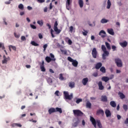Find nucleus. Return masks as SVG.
Returning <instances> with one entry per match:
<instances>
[{"mask_svg":"<svg viewBox=\"0 0 128 128\" xmlns=\"http://www.w3.org/2000/svg\"><path fill=\"white\" fill-rule=\"evenodd\" d=\"M73 113L75 116H83L84 115V114L83 112H82L80 110H73Z\"/></svg>","mask_w":128,"mask_h":128,"instance_id":"obj_1","label":"nucleus"},{"mask_svg":"<svg viewBox=\"0 0 128 128\" xmlns=\"http://www.w3.org/2000/svg\"><path fill=\"white\" fill-rule=\"evenodd\" d=\"M68 60L70 62H72V64L74 67L76 68L78 66V62L76 60H74L70 56L68 57Z\"/></svg>","mask_w":128,"mask_h":128,"instance_id":"obj_2","label":"nucleus"},{"mask_svg":"<svg viewBox=\"0 0 128 128\" xmlns=\"http://www.w3.org/2000/svg\"><path fill=\"white\" fill-rule=\"evenodd\" d=\"M64 98L66 100H71L72 98H73L72 94H70V95L68 94V92L64 91Z\"/></svg>","mask_w":128,"mask_h":128,"instance_id":"obj_3","label":"nucleus"},{"mask_svg":"<svg viewBox=\"0 0 128 128\" xmlns=\"http://www.w3.org/2000/svg\"><path fill=\"white\" fill-rule=\"evenodd\" d=\"M58 24L57 21L55 22V24L54 25V30L57 34H60L61 32L60 30H58Z\"/></svg>","mask_w":128,"mask_h":128,"instance_id":"obj_4","label":"nucleus"},{"mask_svg":"<svg viewBox=\"0 0 128 128\" xmlns=\"http://www.w3.org/2000/svg\"><path fill=\"white\" fill-rule=\"evenodd\" d=\"M115 62L118 68H122V62L120 59H119V58L115 59Z\"/></svg>","mask_w":128,"mask_h":128,"instance_id":"obj_5","label":"nucleus"},{"mask_svg":"<svg viewBox=\"0 0 128 128\" xmlns=\"http://www.w3.org/2000/svg\"><path fill=\"white\" fill-rule=\"evenodd\" d=\"M98 52L96 50V48H94L93 50H92V57L94 58H96V56H98Z\"/></svg>","mask_w":128,"mask_h":128,"instance_id":"obj_6","label":"nucleus"},{"mask_svg":"<svg viewBox=\"0 0 128 128\" xmlns=\"http://www.w3.org/2000/svg\"><path fill=\"white\" fill-rule=\"evenodd\" d=\"M90 121L92 122V124H93L95 128H96V120L92 116H90Z\"/></svg>","mask_w":128,"mask_h":128,"instance_id":"obj_7","label":"nucleus"},{"mask_svg":"<svg viewBox=\"0 0 128 128\" xmlns=\"http://www.w3.org/2000/svg\"><path fill=\"white\" fill-rule=\"evenodd\" d=\"M4 60H2V64H8V62L10 60V57L6 58V56L4 55L3 56Z\"/></svg>","mask_w":128,"mask_h":128,"instance_id":"obj_8","label":"nucleus"},{"mask_svg":"<svg viewBox=\"0 0 128 128\" xmlns=\"http://www.w3.org/2000/svg\"><path fill=\"white\" fill-rule=\"evenodd\" d=\"M104 53L102 55V58L103 60H106V56H108L110 53L108 51L103 52Z\"/></svg>","mask_w":128,"mask_h":128,"instance_id":"obj_9","label":"nucleus"},{"mask_svg":"<svg viewBox=\"0 0 128 128\" xmlns=\"http://www.w3.org/2000/svg\"><path fill=\"white\" fill-rule=\"evenodd\" d=\"M98 36H100L102 38H104L106 36V32L102 30L100 32H99Z\"/></svg>","mask_w":128,"mask_h":128,"instance_id":"obj_10","label":"nucleus"},{"mask_svg":"<svg viewBox=\"0 0 128 128\" xmlns=\"http://www.w3.org/2000/svg\"><path fill=\"white\" fill-rule=\"evenodd\" d=\"M44 61L42 60V63L40 64V69L42 72H46V69L44 67Z\"/></svg>","mask_w":128,"mask_h":128,"instance_id":"obj_11","label":"nucleus"},{"mask_svg":"<svg viewBox=\"0 0 128 128\" xmlns=\"http://www.w3.org/2000/svg\"><path fill=\"white\" fill-rule=\"evenodd\" d=\"M105 114H106V118H109V117H110L112 116V112L108 109L106 110Z\"/></svg>","mask_w":128,"mask_h":128,"instance_id":"obj_12","label":"nucleus"},{"mask_svg":"<svg viewBox=\"0 0 128 128\" xmlns=\"http://www.w3.org/2000/svg\"><path fill=\"white\" fill-rule=\"evenodd\" d=\"M98 90H102L104 87L102 86V82L101 81L99 82L98 83Z\"/></svg>","mask_w":128,"mask_h":128,"instance_id":"obj_13","label":"nucleus"},{"mask_svg":"<svg viewBox=\"0 0 128 128\" xmlns=\"http://www.w3.org/2000/svg\"><path fill=\"white\" fill-rule=\"evenodd\" d=\"M45 60L46 62H50L51 61L55 62L56 59H51V58L49 56H46L45 58Z\"/></svg>","mask_w":128,"mask_h":128,"instance_id":"obj_14","label":"nucleus"},{"mask_svg":"<svg viewBox=\"0 0 128 128\" xmlns=\"http://www.w3.org/2000/svg\"><path fill=\"white\" fill-rule=\"evenodd\" d=\"M101 101L104 102H108V97L106 96H102Z\"/></svg>","mask_w":128,"mask_h":128,"instance_id":"obj_15","label":"nucleus"},{"mask_svg":"<svg viewBox=\"0 0 128 128\" xmlns=\"http://www.w3.org/2000/svg\"><path fill=\"white\" fill-rule=\"evenodd\" d=\"M96 114H101L103 116H104V112L102 110L100 109L97 110Z\"/></svg>","mask_w":128,"mask_h":128,"instance_id":"obj_16","label":"nucleus"},{"mask_svg":"<svg viewBox=\"0 0 128 128\" xmlns=\"http://www.w3.org/2000/svg\"><path fill=\"white\" fill-rule=\"evenodd\" d=\"M107 32H108V33L110 34H111V36H114V30L112 28L107 29Z\"/></svg>","mask_w":128,"mask_h":128,"instance_id":"obj_17","label":"nucleus"},{"mask_svg":"<svg viewBox=\"0 0 128 128\" xmlns=\"http://www.w3.org/2000/svg\"><path fill=\"white\" fill-rule=\"evenodd\" d=\"M120 44L122 48H126L128 46V44L126 41H124L123 42H120Z\"/></svg>","mask_w":128,"mask_h":128,"instance_id":"obj_18","label":"nucleus"},{"mask_svg":"<svg viewBox=\"0 0 128 128\" xmlns=\"http://www.w3.org/2000/svg\"><path fill=\"white\" fill-rule=\"evenodd\" d=\"M68 86L71 88H75V82H71L68 83Z\"/></svg>","mask_w":128,"mask_h":128,"instance_id":"obj_19","label":"nucleus"},{"mask_svg":"<svg viewBox=\"0 0 128 128\" xmlns=\"http://www.w3.org/2000/svg\"><path fill=\"white\" fill-rule=\"evenodd\" d=\"M88 82V78H84L82 80V84L84 86H86Z\"/></svg>","mask_w":128,"mask_h":128,"instance_id":"obj_20","label":"nucleus"},{"mask_svg":"<svg viewBox=\"0 0 128 128\" xmlns=\"http://www.w3.org/2000/svg\"><path fill=\"white\" fill-rule=\"evenodd\" d=\"M102 66V64L101 62H98L95 66L96 70H99Z\"/></svg>","mask_w":128,"mask_h":128,"instance_id":"obj_21","label":"nucleus"},{"mask_svg":"<svg viewBox=\"0 0 128 128\" xmlns=\"http://www.w3.org/2000/svg\"><path fill=\"white\" fill-rule=\"evenodd\" d=\"M53 112H56V108H50L48 110V113L50 114H52Z\"/></svg>","mask_w":128,"mask_h":128,"instance_id":"obj_22","label":"nucleus"},{"mask_svg":"<svg viewBox=\"0 0 128 128\" xmlns=\"http://www.w3.org/2000/svg\"><path fill=\"white\" fill-rule=\"evenodd\" d=\"M110 80V78L108 76H103L102 78V80L106 82H108Z\"/></svg>","mask_w":128,"mask_h":128,"instance_id":"obj_23","label":"nucleus"},{"mask_svg":"<svg viewBox=\"0 0 128 128\" xmlns=\"http://www.w3.org/2000/svg\"><path fill=\"white\" fill-rule=\"evenodd\" d=\"M86 107L88 108H92V103L90 101H87Z\"/></svg>","mask_w":128,"mask_h":128,"instance_id":"obj_24","label":"nucleus"},{"mask_svg":"<svg viewBox=\"0 0 128 128\" xmlns=\"http://www.w3.org/2000/svg\"><path fill=\"white\" fill-rule=\"evenodd\" d=\"M78 4L80 8H82L84 7V1L83 0H78Z\"/></svg>","mask_w":128,"mask_h":128,"instance_id":"obj_25","label":"nucleus"},{"mask_svg":"<svg viewBox=\"0 0 128 128\" xmlns=\"http://www.w3.org/2000/svg\"><path fill=\"white\" fill-rule=\"evenodd\" d=\"M110 6H112V2H110V0H107L106 8L109 9L110 8Z\"/></svg>","mask_w":128,"mask_h":128,"instance_id":"obj_26","label":"nucleus"},{"mask_svg":"<svg viewBox=\"0 0 128 128\" xmlns=\"http://www.w3.org/2000/svg\"><path fill=\"white\" fill-rule=\"evenodd\" d=\"M110 105L112 107V108H116V104L115 102L114 101H111L110 102Z\"/></svg>","mask_w":128,"mask_h":128,"instance_id":"obj_27","label":"nucleus"},{"mask_svg":"<svg viewBox=\"0 0 128 128\" xmlns=\"http://www.w3.org/2000/svg\"><path fill=\"white\" fill-rule=\"evenodd\" d=\"M60 112V114H62V108H55V112Z\"/></svg>","mask_w":128,"mask_h":128,"instance_id":"obj_28","label":"nucleus"},{"mask_svg":"<svg viewBox=\"0 0 128 128\" xmlns=\"http://www.w3.org/2000/svg\"><path fill=\"white\" fill-rule=\"evenodd\" d=\"M80 123V120H78L77 121H76V122H74L73 124H72V126L74 128L78 126V124Z\"/></svg>","mask_w":128,"mask_h":128,"instance_id":"obj_29","label":"nucleus"},{"mask_svg":"<svg viewBox=\"0 0 128 128\" xmlns=\"http://www.w3.org/2000/svg\"><path fill=\"white\" fill-rule=\"evenodd\" d=\"M118 95L120 96V98H121V99H124L125 98V96L124 94H123L122 92H118Z\"/></svg>","mask_w":128,"mask_h":128,"instance_id":"obj_30","label":"nucleus"},{"mask_svg":"<svg viewBox=\"0 0 128 128\" xmlns=\"http://www.w3.org/2000/svg\"><path fill=\"white\" fill-rule=\"evenodd\" d=\"M105 44H106L107 50H111L110 46L109 43H108V42H106Z\"/></svg>","mask_w":128,"mask_h":128,"instance_id":"obj_31","label":"nucleus"},{"mask_svg":"<svg viewBox=\"0 0 128 128\" xmlns=\"http://www.w3.org/2000/svg\"><path fill=\"white\" fill-rule=\"evenodd\" d=\"M100 71L102 72V73L104 74L106 72V69L104 66H102L100 69Z\"/></svg>","mask_w":128,"mask_h":128,"instance_id":"obj_32","label":"nucleus"},{"mask_svg":"<svg viewBox=\"0 0 128 128\" xmlns=\"http://www.w3.org/2000/svg\"><path fill=\"white\" fill-rule=\"evenodd\" d=\"M30 44L32 46H39V44H38L36 43L34 41H32Z\"/></svg>","mask_w":128,"mask_h":128,"instance_id":"obj_33","label":"nucleus"},{"mask_svg":"<svg viewBox=\"0 0 128 128\" xmlns=\"http://www.w3.org/2000/svg\"><path fill=\"white\" fill-rule=\"evenodd\" d=\"M108 22V20L106 18H102V20L100 21L101 23L102 24L107 23Z\"/></svg>","mask_w":128,"mask_h":128,"instance_id":"obj_34","label":"nucleus"},{"mask_svg":"<svg viewBox=\"0 0 128 128\" xmlns=\"http://www.w3.org/2000/svg\"><path fill=\"white\" fill-rule=\"evenodd\" d=\"M123 108L125 112H127L128 110V106L127 104H124Z\"/></svg>","mask_w":128,"mask_h":128,"instance_id":"obj_35","label":"nucleus"},{"mask_svg":"<svg viewBox=\"0 0 128 128\" xmlns=\"http://www.w3.org/2000/svg\"><path fill=\"white\" fill-rule=\"evenodd\" d=\"M97 124H98V126L99 128H102V125L101 124V122L100 120H97L96 121Z\"/></svg>","mask_w":128,"mask_h":128,"instance_id":"obj_36","label":"nucleus"},{"mask_svg":"<svg viewBox=\"0 0 128 128\" xmlns=\"http://www.w3.org/2000/svg\"><path fill=\"white\" fill-rule=\"evenodd\" d=\"M82 102V98H78L76 100V104H79L80 102Z\"/></svg>","mask_w":128,"mask_h":128,"instance_id":"obj_37","label":"nucleus"},{"mask_svg":"<svg viewBox=\"0 0 128 128\" xmlns=\"http://www.w3.org/2000/svg\"><path fill=\"white\" fill-rule=\"evenodd\" d=\"M37 23H38V24L40 25V26H43V24H44L43 22H42V20H38Z\"/></svg>","mask_w":128,"mask_h":128,"instance_id":"obj_38","label":"nucleus"},{"mask_svg":"<svg viewBox=\"0 0 128 128\" xmlns=\"http://www.w3.org/2000/svg\"><path fill=\"white\" fill-rule=\"evenodd\" d=\"M102 50L103 52L107 51L105 45H102Z\"/></svg>","mask_w":128,"mask_h":128,"instance_id":"obj_39","label":"nucleus"},{"mask_svg":"<svg viewBox=\"0 0 128 128\" xmlns=\"http://www.w3.org/2000/svg\"><path fill=\"white\" fill-rule=\"evenodd\" d=\"M60 52L64 55H66L68 54V52L66 50H60Z\"/></svg>","mask_w":128,"mask_h":128,"instance_id":"obj_40","label":"nucleus"},{"mask_svg":"<svg viewBox=\"0 0 128 128\" xmlns=\"http://www.w3.org/2000/svg\"><path fill=\"white\" fill-rule=\"evenodd\" d=\"M66 8L68 10H70V4H66Z\"/></svg>","mask_w":128,"mask_h":128,"instance_id":"obj_41","label":"nucleus"},{"mask_svg":"<svg viewBox=\"0 0 128 128\" xmlns=\"http://www.w3.org/2000/svg\"><path fill=\"white\" fill-rule=\"evenodd\" d=\"M18 8L22 10H24V6L23 4H20V5L18 6Z\"/></svg>","mask_w":128,"mask_h":128,"instance_id":"obj_42","label":"nucleus"},{"mask_svg":"<svg viewBox=\"0 0 128 128\" xmlns=\"http://www.w3.org/2000/svg\"><path fill=\"white\" fill-rule=\"evenodd\" d=\"M59 79L60 80H64V78L63 76V75H62V74H60V78H59Z\"/></svg>","mask_w":128,"mask_h":128,"instance_id":"obj_43","label":"nucleus"},{"mask_svg":"<svg viewBox=\"0 0 128 128\" xmlns=\"http://www.w3.org/2000/svg\"><path fill=\"white\" fill-rule=\"evenodd\" d=\"M60 91L56 90V92H55V96H56L59 97L60 96Z\"/></svg>","mask_w":128,"mask_h":128,"instance_id":"obj_44","label":"nucleus"},{"mask_svg":"<svg viewBox=\"0 0 128 128\" xmlns=\"http://www.w3.org/2000/svg\"><path fill=\"white\" fill-rule=\"evenodd\" d=\"M10 48H12V50L14 51H16V46H13L12 45L10 46Z\"/></svg>","mask_w":128,"mask_h":128,"instance_id":"obj_45","label":"nucleus"},{"mask_svg":"<svg viewBox=\"0 0 128 128\" xmlns=\"http://www.w3.org/2000/svg\"><path fill=\"white\" fill-rule=\"evenodd\" d=\"M0 48H2V50H4L5 47L4 44L0 42Z\"/></svg>","mask_w":128,"mask_h":128,"instance_id":"obj_46","label":"nucleus"},{"mask_svg":"<svg viewBox=\"0 0 128 128\" xmlns=\"http://www.w3.org/2000/svg\"><path fill=\"white\" fill-rule=\"evenodd\" d=\"M84 32H82L83 36H87V34H88V32L86 30H84Z\"/></svg>","mask_w":128,"mask_h":128,"instance_id":"obj_47","label":"nucleus"},{"mask_svg":"<svg viewBox=\"0 0 128 128\" xmlns=\"http://www.w3.org/2000/svg\"><path fill=\"white\" fill-rule=\"evenodd\" d=\"M112 51H116V46L114 45H112Z\"/></svg>","mask_w":128,"mask_h":128,"instance_id":"obj_48","label":"nucleus"},{"mask_svg":"<svg viewBox=\"0 0 128 128\" xmlns=\"http://www.w3.org/2000/svg\"><path fill=\"white\" fill-rule=\"evenodd\" d=\"M54 32V30L52 29H51L50 30V34H51V36H52V38H54L55 37L54 35L53 34Z\"/></svg>","mask_w":128,"mask_h":128,"instance_id":"obj_49","label":"nucleus"},{"mask_svg":"<svg viewBox=\"0 0 128 128\" xmlns=\"http://www.w3.org/2000/svg\"><path fill=\"white\" fill-rule=\"evenodd\" d=\"M30 28H33V29H36V26L34 25V24H30Z\"/></svg>","mask_w":128,"mask_h":128,"instance_id":"obj_50","label":"nucleus"},{"mask_svg":"<svg viewBox=\"0 0 128 128\" xmlns=\"http://www.w3.org/2000/svg\"><path fill=\"white\" fill-rule=\"evenodd\" d=\"M50 56L51 57V59H56L54 58V56L52 53L50 54Z\"/></svg>","mask_w":128,"mask_h":128,"instance_id":"obj_51","label":"nucleus"},{"mask_svg":"<svg viewBox=\"0 0 128 128\" xmlns=\"http://www.w3.org/2000/svg\"><path fill=\"white\" fill-rule=\"evenodd\" d=\"M14 126H18V127H21L22 126V125L20 124H14Z\"/></svg>","mask_w":128,"mask_h":128,"instance_id":"obj_52","label":"nucleus"},{"mask_svg":"<svg viewBox=\"0 0 128 128\" xmlns=\"http://www.w3.org/2000/svg\"><path fill=\"white\" fill-rule=\"evenodd\" d=\"M48 47V44H44L43 46V48H44V51H45L46 50V48Z\"/></svg>","mask_w":128,"mask_h":128,"instance_id":"obj_53","label":"nucleus"},{"mask_svg":"<svg viewBox=\"0 0 128 128\" xmlns=\"http://www.w3.org/2000/svg\"><path fill=\"white\" fill-rule=\"evenodd\" d=\"M45 1H46V0H37V2L38 3H43V2H44Z\"/></svg>","mask_w":128,"mask_h":128,"instance_id":"obj_54","label":"nucleus"},{"mask_svg":"<svg viewBox=\"0 0 128 128\" xmlns=\"http://www.w3.org/2000/svg\"><path fill=\"white\" fill-rule=\"evenodd\" d=\"M72 2V0H67L66 4H70Z\"/></svg>","mask_w":128,"mask_h":128,"instance_id":"obj_55","label":"nucleus"},{"mask_svg":"<svg viewBox=\"0 0 128 128\" xmlns=\"http://www.w3.org/2000/svg\"><path fill=\"white\" fill-rule=\"evenodd\" d=\"M21 40H22V41H26V37L24 36H22L21 37Z\"/></svg>","mask_w":128,"mask_h":128,"instance_id":"obj_56","label":"nucleus"},{"mask_svg":"<svg viewBox=\"0 0 128 128\" xmlns=\"http://www.w3.org/2000/svg\"><path fill=\"white\" fill-rule=\"evenodd\" d=\"M14 36L17 38H18L20 36V35L17 34L16 32L14 33Z\"/></svg>","mask_w":128,"mask_h":128,"instance_id":"obj_57","label":"nucleus"},{"mask_svg":"<svg viewBox=\"0 0 128 128\" xmlns=\"http://www.w3.org/2000/svg\"><path fill=\"white\" fill-rule=\"evenodd\" d=\"M53 8V6H52V2L50 3V10H52Z\"/></svg>","mask_w":128,"mask_h":128,"instance_id":"obj_58","label":"nucleus"},{"mask_svg":"<svg viewBox=\"0 0 128 128\" xmlns=\"http://www.w3.org/2000/svg\"><path fill=\"white\" fill-rule=\"evenodd\" d=\"M68 44L69 45H72V41L71 40H70V39L68 40Z\"/></svg>","mask_w":128,"mask_h":128,"instance_id":"obj_59","label":"nucleus"},{"mask_svg":"<svg viewBox=\"0 0 128 128\" xmlns=\"http://www.w3.org/2000/svg\"><path fill=\"white\" fill-rule=\"evenodd\" d=\"M69 29L70 30V32H72L74 30V28L72 26H70V28H69Z\"/></svg>","mask_w":128,"mask_h":128,"instance_id":"obj_60","label":"nucleus"},{"mask_svg":"<svg viewBox=\"0 0 128 128\" xmlns=\"http://www.w3.org/2000/svg\"><path fill=\"white\" fill-rule=\"evenodd\" d=\"M92 76H95L96 77L98 76V73L96 72V73H94Z\"/></svg>","mask_w":128,"mask_h":128,"instance_id":"obj_61","label":"nucleus"},{"mask_svg":"<svg viewBox=\"0 0 128 128\" xmlns=\"http://www.w3.org/2000/svg\"><path fill=\"white\" fill-rule=\"evenodd\" d=\"M38 38H39L40 39H42L43 36H42V34L40 33V34H38Z\"/></svg>","mask_w":128,"mask_h":128,"instance_id":"obj_62","label":"nucleus"},{"mask_svg":"<svg viewBox=\"0 0 128 128\" xmlns=\"http://www.w3.org/2000/svg\"><path fill=\"white\" fill-rule=\"evenodd\" d=\"M46 26L47 27H48V28H49V29H50V28H51V25H50V24H46Z\"/></svg>","mask_w":128,"mask_h":128,"instance_id":"obj_63","label":"nucleus"},{"mask_svg":"<svg viewBox=\"0 0 128 128\" xmlns=\"http://www.w3.org/2000/svg\"><path fill=\"white\" fill-rule=\"evenodd\" d=\"M124 124H128V118H126V120L124 121Z\"/></svg>","mask_w":128,"mask_h":128,"instance_id":"obj_64","label":"nucleus"}]
</instances>
